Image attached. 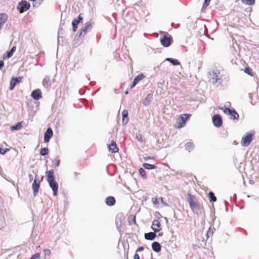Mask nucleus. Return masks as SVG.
Returning <instances> with one entry per match:
<instances>
[{"instance_id": "1", "label": "nucleus", "mask_w": 259, "mask_h": 259, "mask_svg": "<svg viewBox=\"0 0 259 259\" xmlns=\"http://www.w3.org/2000/svg\"><path fill=\"white\" fill-rule=\"evenodd\" d=\"M207 77L208 81L214 86L218 87L222 85L223 83V75L220 71L217 69L210 70L208 73Z\"/></svg>"}, {"instance_id": "2", "label": "nucleus", "mask_w": 259, "mask_h": 259, "mask_svg": "<svg viewBox=\"0 0 259 259\" xmlns=\"http://www.w3.org/2000/svg\"><path fill=\"white\" fill-rule=\"evenodd\" d=\"M46 173H48L47 181L53 191V195L56 196L58 193V184L55 180L54 176V171L53 169H51L47 171Z\"/></svg>"}, {"instance_id": "3", "label": "nucleus", "mask_w": 259, "mask_h": 259, "mask_svg": "<svg viewBox=\"0 0 259 259\" xmlns=\"http://www.w3.org/2000/svg\"><path fill=\"white\" fill-rule=\"evenodd\" d=\"M219 109L223 110L225 114L230 115L231 119L235 120L239 118V114L234 108L230 109L226 106H219Z\"/></svg>"}, {"instance_id": "4", "label": "nucleus", "mask_w": 259, "mask_h": 259, "mask_svg": "<svg viewBox=\"0 0 259 259\" xmlns=\"http://www.w3.org/2000/svg\"><path fill=\"white\" fill-rule=\"evenodd\" d=\"M30 8V3L26 0H22L18 3L17 6V10L20 14H22L28 10Z\"/></svg>"}, {"instance_id": "5", "label": "nucleus", "mask_w": 259, "mask_h": 259, "mask_svg": "<svg viewBox=\"0 0 259 259\" xmlns=\"http://www.w3.org/2000/svg\"><path fill=\"white\" fill-rule=\"evenodd\" d=\"M253 140V134L247 133L242 137L241 144L243 147H247L250 145Z\"/></svg>"}, {"instance_id": "6", "label": "nucleus", "mask_w": 259, "mask_h": 259, "mask_svg": "<svg viewBox=\"0 0 259 259\" xmlns=\"http://www.w3.org/2000/svg\"><path fill=\"white\" fill-rule=\"evenodd\" d=\"M173 42V39L170 35H164L162 38L160 39V42L162 46L164 47H168Z\"/></svg>"}, {"instance_id": "7", "label": "nucleus", "mask_w": 259, "mask_h": 259, "mask_svg": "<svg viewBox=\"0 0 259 259\" xmlns=\"http://www.w3.org/2000/svg\"><path fill=\"white\" fill-rule=\"evenodd\" d=\"M213 125L216 127H220L222 125L223 120L220 114H215L212 117Z\"/></svg>"}, {"instance_id": "8", "label": "nucleus", "mask_w": 259, "mask_h": 259, "mask_svg": "<svg viewBox=\"0 0 259 259\" xmlns=\"http://www.w3.org/2000/svg\"><path fill=\"white\" fill-rule=\"evenodd\" d=\"M188 201L192 210L199 205V203L195 200V196L189 193L188 194Z\"/></svg>"}, {"instance_id": "9", "label": "nucleus", "mask_w": 259, "mask_h": 259, "mask_svg": "<svg viewBox=\"0 0 259 259\" xmlns=\"http://www.w3.org/2000/svg\"><path fill=\"white\" fill-rule=\"evenodd\" d=\"M92 24L91 22H88L85 23V26L82 28L80 32L77 34L79 37L83 36L89 30H91L92 28Z\"/></svg>"}, {"instance_id": "10", "label": "nucleus", "mask_w": 259, "mask_h": 259, "mask_svg": "<svg viewBox=\"0 0 259 259\" xmlns=\"http://www.w3.org/2000/svg\"><path fill=\"white\" fill-rule=\"evenodd\" d=\"M191 116L190 114H183L181 115V120L180 121L179 124L178 125V128H181L183 127L186 124V121L190 118Z\"/></svg>"}, {"instance_id": "11", "label": "nucleus", "mask_w": 259, "mask_h": 259, "mask_svg": "<svg viewBox=\"0 0 259 259\" xmlns=\"http://www.w3.org/2000/svg\"><path fill=\"white\" fill-rule=\"evenodd\" d=\"M22 79V77L19 76L18 77L12 78L10 81V90L12 91L15 87L20 81Z\"/></svg>"}, {"instance_id": "12", "label": "nucleus", "mask_w": 259, "mask_h": 259, "mask_svg": "<svg viewBox=\"0 0 259 259\" xmlns=\"http://www.w3.org/2000/svg\"><path fill=\"white\" fill-rule=\"evenodd\" d=\"M151 228L155 232H159L161 230V224L159 220H154L153 221Z\"/></svg>"}, {"instance_id": "13", "label": "nucleus", "mask_w": 259, "mask_h": 259, "mask_svg": "<svg viewBox=\"0 0 259 259\" xmlns=\"http://www.w3.org/2000/svg\"><path fill=\"white\" fill-rule=\"evenodd\" d=\"M83 18L81 15H79L77 19H74L72 21V31L75 32L77 29L78 24L82 20Z\"/></svg>"}, {"instance_id": "14", "label": "nucleus", "mask_w": 259, "mask_h": 259, "mask_svg": "<svg viewBox=\"0 0 259 259\" xmlns=\"http://www.w3.org/2000/svg\"><path fill=\"white\" fill-rule=\"evenodd\" d=\"M53 134V131L51 127H48L44 134V141L48 143L50 141Z\"/></svg>"}, {"instance_id": "15", "label": "nucleus", "mask_w": 259, "mask_h": 259, "mask_svg": "<svg viewBox=\"0 0 259 259\" xmlns=\"http://www.w3.org/2000/svg\"><path fill=\"white\" fill-rule=\"evenodd\" d=\"M40 181L37 182V180L35 179L32 183V188L33 190V193L34 196L36 195L38 193L39 188L40 187Z\"/></svg>"}, {"instance_id": "16", "label": "nucleus", "mask_w": 259, "mask_h": 259, "mask_svg": "<svg viewBox=\"0 0 259 259\" xmlns=\"http://www.w3.org/2000/svg\"><path fill=\"white\" fill-rule=\"evenodd\" d=\"M31 96L33 99L39 100L41 98V91L39 89H36L32 92Z\"/></svg>"}, {"instance_id": "17", "label": "nucleus", "mask_w": 259, "mask_h": 259, "mask_svg": "<svg viewBox=\"0 0 259 259\" xmlns=\"http://www.w3.org/2000/svg\"><path fill=\"white\" fill-rule=\"evenodd\" d=\"M144 77L145 76L142 73L139 74L137 76H136L135 78L134 79L132 85L131 86V88H133V87L136 86L137 84V83Z\"/></svg>"}, {"instance_id": "18", "label": "nucleus", "mask_w": 259, "mask_h": 259, "mask_svg": "<svg viewBox=\"0 0 259 259\" xmlns=\"http://www.w3.org/2000/svg\"><path fill=\"white\" fill-rule=\"evenodd\" d=\"M156 232L154 231L145 233L144 234V237L145 239L148 240H153L156 238Z\"/></svg>"}, {"instance_id": "19", "label": "nucleus", "mask_w": 259, "mask_h": 259, "mask_svg": "<svg viewBox=\"0 0 259 259\" xmlns=\"http://www.w3.org/2000/svg\"><path fill=\"white\" fill-rule=\"evenodd\" d=\"M115 199L113 196L107 197L105 199L106 204L110 206L114 205L115 204Z\"/></svg>"}, {"instance_id": "20", "label": "nucleus", "mask_w": 259, "mask_h": 259, "mask_svg": "<svg viewBox=\"0 0 259 259\" xmlns=\"http://www.w3.org/2000/svg\"><path fill=\"white\" fill-rule=\"evenodd\" d=\"M152 248L153 251L156 252H158L161 250V246L160 243L158 242L155 241L152 243Z\"/></svg>"}, {"instance_id": "21", "label": "nucleus", "mask_w": 259, "mask_h": 259, "mask_svg": "<svg viewBox=\"0 0 259 259\" xmlns=\"http://www.w3.org/2000/svg\"><path fill=\"white\" fill-rule=\"evenodd\" d=\"M109 150L112 153H116L118 151V148L116 146L115 142L112 141L111 144L109 145Z\"/></svg>"}, {"instance_id": "22", "label": "nucleus", "mask_w": 259, "mask_h": 259, "mask_svg": "<svg viewBox=\"0 0 259 259\" xmlns=\"http://www.w3.org/2000/svg\"><path fill=\"white\" fill-rule=\"evenodd\" d=\"M153 99V96L151 94H149L147 95L146 97L144 99L143 102V104L144 106H148Z\"/></svg>"}, {"instance_id": "23", "label": "nucleus", "mask_w": 259, "mask_h": 259, "mask_svg": "<svg viewBox=\"0 0 259 259\" xmlns=\"http://www.w3.org/2000/svg\"><path fill=\"white\" fill-rule=\"evenodd\" d=\"M122 124L123 125L126 124L128 121V111L126 110H124L122 112Z\"/></svg>"}, {"instance_id": "24", "label": "nucleus", "mask_w": 259, "mask_h": 259, "mask_svg": "<svg viewBox=\"0 0 259 259\" xmlns=\"http://www.w3.org/2000/svg\"><path fill=\"white\" fill-rule=\"evenodd\" d=\"M8 17L6 13H0V30L2 28V25L7 21Z\"/></svg>"}, {"instance_id": "25", "label": "nucleus", "mask_w": 259, "mask_h": 259, "mask_svg": "<svg viewBox=\"0 0 259 259\" xmlns=\"http://www.w3.org/2000/svg\"><path fill=\"white\" fill-rule=\"evenodd\" d=\"M42 84L45 87H51L52 82L51 80L50 77L46 76L42 80Z\"/></svg>"}, {"instance_id": "26", "label": "nucleus", "mask_w": 259, "mask_h": 259, "mask_svg": "<svg viewBox=\"0 0 259 259\" xmlns=\"http://www.w3.org/2000/svg\"><path fill=\"white\" fill-rule=\"evenodd\" d=\"M194 144L192 142H188L185 145V149L186 150L190 152L194 149Z\"/></svg>"}, {"instance_id": "27", "label": "nucleus", "mask_w": 259, "mask_h": 259, "mask_svg": "<svg viewBox=\"0 0 259 259\" xmlns=\"http://www.w3.org/2000/svg\"><path fill=\"white\" fill-rule=\"evenodd\" d=\"M165 61L170 62L172 65L175 66L178 65L180 64L178 60L171 58H167L165 59Z\"/></svg>"}, {"instance_id": "28", "label": "nucleus", "mask_w": 259, "mask_h": 259, "mask_svg": "<svg viewBox=\"0 0 259 259\" xmlns=\"http://www.w3.org/2000/svg\"><path fill=\"white\" fill-rule=\"evenodd\" d=\"M23 123V121L19 122L17 123H16L14 125H12L11 126L10 128L12 131H17V130H20L22 127V123Z\"/></svg>"}, {"instance_id": "29", "label": "nucleus", "mask_w": 259, "mask_h": 259, "mask_svg": "<svg viewBox=\"0 0 259 259\" xmlns=\"http://www.w3.org/2000/svg\"><path fill=\"white\" fill-rule=\"evenodd\" d=\"M143 167L147 169H153L157 167V166L154 164H149L148 163H144L142 165Z\"/></svg>"}, {"instance_id": "30", "label": "nucleus", "mask_w": 259, "mask_h": 259, "mask_svg": "<svg viewBox=\"0 0 259 259\" xmlns=\"http://www.w3.org/2000/svg\"><path fill=\"white\" fill-rule=\"evenodd\" d=\"M16 48L15 46L13 47L9 51L7 52L6 58H9L13 56L15 51H16ZM4 59H5V57H4Z\"/></svg>"}, {"instance_id": "31", "label": "nucleus", "mask_w": 259, "mask_h": 259, "mask_svg": "<svg viewBox=\"0 0 259 259\" xmlns=\"http://www.w3.org/2000/svg\"><path fill=\"white\" fill-rule=\"evenodd\" d=\"M210 202H214L217 201V197L215 196L214 194L212 192H209L208 193Z\"/></svg>"}, {"instance_id": "32", "label": "nucleus", "mask_w": 259, "mask_h": 259, "mask_svg": "<svg viewBox=\"0 0 259 259\" xmlns=\"http://www.w3.org/2000/svg\"><path fill=\"white\" fill-rule=\"evenodd\" d=\"M139 172L140 176L143 179H147L146 173L144 168H143L142 167L140 168L139 169Z\"/></svg>"}, {"instance_id": "33", "label": "nucleus", "mask_w": 259, "mask_h": 259, "mask_svg": "<svg viewBox=\"0 0 259 259\" xmlns=\"http://www.w3.org/2000/svg\"><path fill=\"white\" fill-rule=\"evenodd\" d=\"M49 153V149L48 148H42L40 149V154L41 156H45Z\"/></svg>"}, {"instance_id": "34", "label": "nucleus", "mask_w": 259, "mask_h": 259, "mask_svg": "<svg viewBox=\"0 0 259 259\" xmlns=\"http://www.w3.org/2000/svg\"><path fill=\"white\" fill-rule=\"evenodd\" d=\"M242 3L245 5L251 6L254 4L255 0H241Z\"/></svg>"}, {"instance_id": "35", "label": "nucleus", "mask_w": 259, "mask_h": 259, "mask_svg": "<svg viewBox=\"0 0 259 259\" xmlns=\"http://www.w3.org/2000/svg\"><path fill=\"white\" fill-rule=\"evenodd\" d=\"M193 212L197 214H199L201 213V207L200 204L197 207L194 208L192 210Z\"/></svg>"}, {"instance_id": "36", "label": "nucleus", "mask_w": 259, "mask_h": 259, "mask_svg": "<svg viewBox=\"0 0 259 259\" xmlns=\"http://www.w3.org/2000/svg\"><path fill=\"white\" fill-rule=\"evenodd\" d=\"M60 160L58 159H55L54 160H53L52 161V165L54 167H58L59 166V164H60Z\"/></svg>"}, {"instance_id": "37", "label": "nucleus", "mask_w": 259, "mask_h": 259, "mask_svg": "<svg viewBox=\"0 0 259 259\" xmlns=\"http://www.w3.org/2000/svg\"><path fill=\"white\" fill-rule=\"evenodd\" d=\"M211 0H204V4H203L201 11H203L209 5Z\"/></svg>"}, {"instance_id": "38", "label": "nucleus", "mask_w": 259, "mask_h": 259, "mask_svg": "<svg viewBox=\"0 0 259 259\" xmlns=\"http://www.w3.org/2000/svg\"><path fill=\"white\" fill-rule=\"evenodd\" d=\"M251 69L249 67H246L244 69V72L251 76L252 75L251 74Z\"/></svg>"}, {"instance_id": "39", "label": "nucleus", "mask_w": 259, "mask_h": 259, "mask_svg": "<svg viewBox=\"0 0 259 259\" xmlns=\"http://www.w3.org/2000/svg\"><path fill=\"white\" fill-rule=\"evenodd\" d=\"M213 233V231L210 228H209L206 233V236L207 238H209L210 236H212Z\"/></svg>"}, {"instance_id": "40", "label": "nucleus", "mask_w": 259, "mask_h": 259, "mask_svg": "<svg viewBox=\"0 0 259 259\" xmlns=\"http://www.w3.org/2000/svg\"><path fill=\"white\" fill-rule=\"evenodd\" d=\"M43 251L46 255L50 256L51 255V251L49 249H45Z\"/></svg>"}, {"instance_id": "41", "label": "nucleus", "mask_w": 259, "mask_h": 259, "mask_svg": "<svg viewBox=\"0 0 259 259\" xmlns=\"http://www.w3.org/2000/svg\"><path fill=\"white\" fill-rule=\"evenodd\" d=\"M136 138L138 141H139L140 142L143 141L144 138H143V136L142 135L139 134L138 135L136 136Z\"/></svg>"}, {"instance_id": "42", "label": "nucleus", "mask_w": 259, "mask_h": 259, "mask_svg": "<svg viewBox=\"0 0 259 259\" xmlns=\"http://www.w3.org/2000/svg\"><path fill=\"white\" fill-rule=\"evenodd\" d=\"M30 259H40L39 254L35 253L33 255Z\"/></svg>"}, {"instance_id": "43", "label": "nucleus", "mask_w": 259, "mask_h": 259, "mask_svg": "<svg viewBox=\"0 0 259 259\" xmlns=\"http://www.w3.org/2000/svg\"><path fill=\"white\" fill-rule=\"evenodd\" d=\"M152 201L154 204H158L159 203L158 199L157 198H152Z\"/></svg>"}, {"instance_id": "44", "label": "nucleus", "mask_w": 259, "mask_h": 259, "mask_svg": "<svg viewBox=\"0 0 259 259\" xmlns=\"http://www.w3.org/2000/svg\"><path fill=\"white\" fill-rule=\"evenodd\" d=\"M154 157H151V156H146V157H144L143 159H144V160L145 161H148L150 159H154Z\"/></svg>"}, {"instance_id": "45", "label": "nucleus", "mask_w": 259, "mask_h": 259, "mask_svg": "<svg viewBox=\"0 0 259 259\" xmlns=\"http://www.w3.org/2000/svg\"><path fill=\"white\" fill-rule=\"evenodd\" d=\"M4 61L3 60H0V70L4 67Z\"/></svg>"}, {"instance_id": "46", "label": "nucleus", "mask_w": 259, "mask_h": 259, "mask_svg": "<svg viewBox=\"0 0 259 259\" xmlns=\"http://www.w3.org/2000/svg\"><path fill=\"white\" fill-rule=\"evenodd\" d=\"M144 249V248L143 246H140L136 250V253L138 252L142 251Z\"/></svg>"}, {"instance_id": "47", "label": "nucleus", "mask_w": 259, "mask_h": 259, "mask_svg": "<svg viewBox=\"0 0 259 259\" xmlns=\"http://www.w3.org/2000/svg\"><path fill=\"white\" fill-rule=\"evenodd\" d=\"M42 3V2H41V1H38L37 2H35V4H33L34 6H35V5L37 6V7H38L40 4L41 3Z\"/></svg>"}, {"instance_id": "48", "label": "nucleus", "mask_w": 259, "mask_h": 259, "mask_svg": "<svg viewBox=\"0 0 259 259\" xmlns=\"http://www.w3.org/2000/svg\"><path fill=\"white\" fill-rule=\"evenodd\" d=\"M29 182H31L33 180V176L31 174L29 175Z\"/></svg>"}, {"instance_id": "49", "label": "nucleus", "mask_w": 259, "mask_h": 259, "mask_svg": "<svg viewBox=\"0 0 259 259\" xmlns=\"http://www.w3.org/2000/svg\"><path fill=\"white\" fill-rule=\"evenodd\" d=\"M62 28L60 29V30L58 32V40L59 42L60 41L61 31H62Z\"/></svg>"}, {"instance_id": "50", "label": "nucleus", "mask_w": 259, "mask_h": 259, "mask_svg": "<svg viewBox=\"0 0 259 259\" xmlns=\"http://www.w3.org/2000/svg\"><path fill=\"white\" fill-rule=\"evenodd\" d=\"M134 259H140V256L137 253L134 255Z\"/></svg>"}, {"instance_id": "51", "label": "nucleus", "mask_w": 259, "mask_h": 259, "mask_svg": "<svg viewBox=\"0 0 259 259\" xmlns=\"http://www.w3.org/2000/svg\"><path fill=\"white\" fill-rule=\"evenodd\" d=\"M9 151V149L8 148H5V149H3V155L6 154V153Z\"/></svg>"}, {"instance_id": "52", "label": "nucleus", "mask_w": 259, "mask_h": 259, "mask_svg": "<svg viewBox=\"0 0 259 259\" xmlns=\"http://www.w3.org/2000/svg\"><path fill=\"white\" fill-rule=\"evenodd\" d=\"M3 149L2 148H0V154L2 155H3Z\"/></svg>"}, {"instance_id": "53", "label": "nucleus", "mask_w": 259, "mask_h": 259, "mask_svg": "<svg viewBox=\"0 0 259 259\" xmlns=\"http://www.w3.org/2000/svg\"><path fill=\"white\" fill-rule=\"evenodd\" d=\"M163 235V233L162 232H160L158 234V236H162Z\"/></svg>"}, {"instance_id": "54", "label": "nucleus", "mask_w": 259, "mask_h": 259, "mask_svg": "<svg viewBox=\"0 0 259 259\" xmlns=\"http://www.w3.org/2000/svg\"><path fill=\"white\" fill-rule=\"evenodd\" d=\"M249 183L251 184H254V181L253 180H250Z\"/></svg>"}, {"instance_id": "55", "label": "nucleus", "mask_w": 259, "mask_h": 259, "mask_svg": "<svg viewBox=\"0 0 259 259\" xmlns=\"http://www.w3.org/2000/svg\"><path fill=\"white\" fill-rule=\"evenodd\" d=\"M159 199L160 200V201H161L163 203V198L162 197H160Z\"/></svg>"}, {"instance_id": "56", "label": "nucleus", "mask_w": 259, "mask_h": 259, "mask_svg": "<svg viewBox=\"0 0 259 259\" xmlns=\"http://www.w3.org/2000/svg\"><path fill=\"white\" fill-rule=\"evenodd\" d=\"M133 221H134L135 223L136 222L135 217L134 218Z\"/></svg>"}, {"instance_id": "57", "label": "nucleus", "mask_w": 259, "mask_h": 259, "mask_svg": "<svg viewBox=\"0 0 259 259\" xmlns=\"http://www.w3.org/2000/svg\"><path fill=\"white\" fill-rule=\"evenodd\" d=\"M30 1H32V2H34L36 0H29Z\"/></svg>"}]
</instances>
